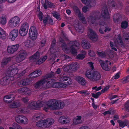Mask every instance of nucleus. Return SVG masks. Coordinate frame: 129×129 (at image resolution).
<instances>
[{"mask_svg": "<svg viewBox=\"0 0 129 129\" xmlns=\"http://www.w3.org/2000/svg\"><path fill=\"white\" fill-rule=\"evenodd\" d=\"M64 52L68 54L70 53L74 55H76L77 54V50L76 49H62Z\"/></svg>", "mask_w": 129, "mask_h": 129, "instance_id": "obj_27", "label": "nucleus"}, {"mask_svg": "<svg viewBox=\"0 0 129 129\" xmlns=\"http://www.w3.org/2000/svg\"><path fill=\"white\" fill-rule=\"evenodd\" d=\"M71 7L73 10L75 14L76 15H78L80 20L83 22H85V18L83 16V14L80 12L78 7L77 6L75 5L72 6Z\"/></svg>", "mask_w": 129, "mask_h": 129, "instance_id": "obj_6", "label": "nucleus"}, {"mask_svg": "<svg viewBox=\"0 0 129 129\" xmlns=\"http://www.w3.org/2000/svg\"><path fill=\"white\" fill-rule=\"evenodd\" d=\"M14 95L12 94L5 96L3 100L5 102L7 103H9L11 102L14 99Z\"/></svg>", "mask_w": 129, "mask_h": 129, "instance_id": "obj_23", "label": "nucleus"}, {"mask_svg": "<svg viewBox=\"0 0 129 129\" xmlns=\"http://www.w3.org/2000/svg\"><path fill=\"white\" fill-rule=\"evenodd\" d=\"M42 74V72L40 70L34 71L29 75V77L30 78H35L39 76Z\"/></svg>", "mask_w": 129, "mask_h": 129, "instance_id": "obj_21", "label": "nucleus"}, {"mask_svg": "<svg viewBox=\"0 0 129 129\" xmlns=\"http://www.w3.org/2000/svg\"><path fill=\"white\" fill-rule=\"evenodd\" d=\"M40 56V53L38 51H37L35 53L30 57V59L33 62H36L37 64L40 65L43 62L40 58L39 59Z\"/></svg>", "mask_w": 129, "mask_h": 129, "instance_id": "obj_13", "label": "nucleus"}, {"mask_svg": "<svg viewBox=\"0 0 129 129\" xmlns=\"http://www.w3.org/2000/svg\"><path fill=\"white\" fill-rule=\"evenodd\" d=\"M43 15L42 12L40 11L37 14V16L40 21H42L43 20Z\"/></svg>", "mask_w": 129, "mask_h": 129, "instance_id": "obj_50", "label": "nucleus"}, {"mask_svg": "<svg viewBox=\"0 0 129 129\" xmlns=\"http://www.w3.org/2000/svg\"><path fill=\"white\" fill-rule=\"evenodd\" d=\"M46 82L45 79H42L40 80L37 82L34 85V87L36 88H39L40 86H42Z\"/></svg>", "mask_w": 129, "mask_h": 129, "instance_id": "obj_30", "label": "nucleus"}, {"mask_svg": "<svg viewBox=\"0 0 129 129\" xmlns=\"http://www.w3.org/2000/svg\"><path fill=\"white\" fill-rule=\"evenodd\" d=\"M29 36L30 38L33 40H36L37 37L38 32L36 28L32 26L30 28L29 31Z\"/></svg>", "mask_w": 129, "mask_h": 129, "instance_id": "obj_9", "label": "nucleus"}, {"mask_svg": "<svg viewBox=\"0 0 129 129\" xmlns=\"http://www.w3.org/2000/svg\"><path fill=\"white\" fill-rule=\"evenodd\" d=\"M6 37V32L0 27V38L2 39H5Z\"/></svg>", "mask_w": 129, "mask_h": 129, "instance_id": "obj_43", "label": "nucleus"}, {"mask_svg": "<svg viewBox=\"0 0 129 129\" xmlns=\"http://www.w3.org/2000/svg\"><path fill=\"white\" fill-rule=\"evenodd\" d=\"M76 31L79 33H82L84 30V27L81 24H78L77 26L75 28Z\"/></svg>", "mask_w": 129, "mask_h": 129, "instance_id": "obj_40", "label": "nucleus"}, {"mask_svg": "<svg viewBox=\"0 0 129 129\" xmlns=\"http://www.w3.org/2000/svg\"><path fill=\"white\" fill-rule=\"evenodd\" d=\"M52 14L53 17L57 19L58 20H60L61 19L60 17V15L59 13L56 11H53L52 12Z\"/></svg>", "mask_w": 129, "mask_h": 129, "instance_id": "obj_44", "label": "nucleus"}, {"mask_svg": "<svg viewBox=\"0 0 129 129\" xmlns=\"http://www.w3.org/2000/svg\"><path fill=\"white\" fill-rule=\"evenodd\" d=\"M82 123L81 121H80L78 120L76 118H74L73 121V123L75 125L80 124Z\"/></svg>", "mask_w": 129, "mask_h": 129, "instance_id": "obj_60", "label": "nucleus"}, {"mask_svg": "<svg viewBox=\"0 0 129 129\" xmlns=\"http://www.w3.org/2000/svg\"><path fill=\"white\" fill-rule=\"evenodd\" d=\"M100 18L98 17V15L94 16L90 15L88 17L87 21L89 23L93 24L96 23L97 20H99L100 19Z\"/></svg>", "mask_w": 129, "mask_h": 129, "instance_id": "obj_20", "label": "nucleus"}, {"mask_svg": "<svg viewBox=\"0 0 129 129\" xmlns=\"http://www.w3.org/2000/svg\"><path fill=\"white\" fill-rule=\"evenodd\" d=\"M45 3L42 4V6L46 10L47 9V5L49 8H55V5L49 1L45 0Z\"/></svg>", "mask_w": 129, "mask_h": 129, "instance_id": "obj_22", "label": "nucleus"}, {"mask_svg": "<svg viewBox=\"0 0 129 129\" xmlns=\"http://www.w3.org/2000/svg\"><path fill=\"white\" fill-rule=\"evenodd\" d=\"M30 80L28 79H22L18 82L17 83V86H16V83L12 84L11 85V87H13V88H17L18 87H22L23 86H26L30 83Z\"/></svg>", "mask_w": 129, "mask_h": 129, "instance_id": "obj_8", "label": "nucleus"}, {"mask_svg": "<svg viewBox=\"0 0 129 129\" xmlns=\"http://www.w3.org/2000/svg\"><path fill=\"white\" fill-rule=\"evenodd\" d=\"M18 69L17 68H13L12 66H10L8 69L6 74L9 76L12 77L14 79V76L18 73Z\"/></svg>", "mask_w": 129, "mask_h": 129, "instance_id": "obj_14", "label": "nucleus"}, {"mask_svg": "<svg viewBox=\"0 0 129 129\" xmlns=\"http://www.w3.org/2000/svg\"><path fill=\"white\" fill-rule=\"evenodd\" d=\"M83 53H79L76 56V58L80 60H83L85 57V55L86 52L85 51H83Z\"/></svg>", "mask_w": 129, "mask_h": 129, "instance_id": "obj_38", "label": "nucleus"}, {"mask_svg": "<svg viewBox=\"0 0 129 129\" xmlns=\"http://www.w3.org/2000/svg\"><path fill=\"white\" fill-rule=\"evenodd\" d=\"M9 129H22V128L18 124L16 123H14L13 124V127H10Z\"/></svg>", "mask_w": 129, "mask_h": 129, "instance_id": "obj_47", "label": "nucleus"}, {"mask_svg": "<svg viewBox=\"0 0 129 129\" xmlns=\"http://www.w3.org/2000/svg\"><path fill=\"white\" fill-rule=\"evenodd\" d=\"M46 104V105L43 108V110L46 112L47 111V110L49 108H52L55 109L58 108L61 109L63 108L65 105L64 103L63 102L55 99L49 100Z\"/></svg>", "mask_w": 129, "mask_h": 129, "instance_id": "obj_2", "label": "nucleus"}, {"mask_svg": "<svg viewBox=\"0 0 129 129\" xmlns=\"http://www.w3.org/2000/svg\"><path fill=\"white\" fill-rule=\"evenodd\" d=\"M120 17L119 16H117L116 18H113L114 22L115 23H117L120 21Z\"/></svg>", "mask_w": 129, "mask_h": 129, "instance_id": "obj_64", "label": "nucleus"}, {"mask_svg": "<svg viewBox=\"0 0 129 129\" xmlns=\"http://www.w3.org/2000/svg\"><path fill=\"white\" fill-rule=\"evenodd\" d=\"M21 104L20 102L18 101H13L10 106L11 108H16L20 107Z\"/></svg>", "mask_w": 129, "mask_h": 129, "instance_id": "obj_31", "label": "nucleus"}, {"mask_svg": "<svg viewBox=\"0 0 129 129\" xmlns=\"http://www.w3.org/2000/svg\"><path fill=\"white\" fill-rule=\"evenodd\" d=\"M49 18L47 16L43 18V22L45 26L48 23Z\"/></svg>", "mask_w": 129, "mask_h": 129, "instance_id": "obj_53", "label": "nucleus"}, {"mask_svg": "<svg viewBox=\"0 0 129 129\" xmlns=\"http://www.w3.org/2000/svg\"><path fill=\"white\" fill-rule=\"evenodd\" d=\"M29 29V25L27 22L22 24L19 31V34L21 36H25L28 32Z\"/></svg>", "mask_w": 129, "mask_h": 129, "instance_id": "obj_7", "label": "nucleus"}, {"mask_svg": "<svg viewBox=\"0 0 129 129\" xmlns=\"http://www.w3.org/2000/svg\"><path fill=\"white\" fill-rule=\"evenodd\" d=\"M18 31L17 29H15L11 31L10 33L9 37L12 41H14L18 36Z\"/></svg>", "mask_w": 129, "mask_h": 129, "instance_id": "obj_19", "label": "nucleus"}, {"mask_svg": "<svg viewBox=\"0 0 129 129\" xmlns=\"http://www.w3.org/2000/svg\"><path fill=\"white\" fill-rule=\"evenodd\" d=\"M29 89L27 87L20 88L18 90L19 92L25 95H26L29 92Z\"/></svg>", "mask_w": 129, "mask_h": 129, "instance_id": "obj_33", "label": "nucleus"}, {"mask_svg": "<svg viewBox=\"0 0 129 129\" xmlns=\"http://www.w3.org/2000/svg\"><path fill=\"white\" fill-rule=\"evenodd\" d=\"M6 23V20L4 16H2L0 17V23L2 25H4Z\"/></svg>", "mask_w": 129, "mask_h": 129, "instance_id": "obj_49", "label": "nucleus"}, {"mask_svg": "<svg viewBox=\"0 0 129 129\" xmlns=\"http://www.w3.org/2000/svg\"><path fill=\"white\" fill-rule=\"evenodd\" d=\"M115 55L114 52L113 50H109V49L106 50V57L108 56L111 58H113Z\"/></svg>", "mask_w": 129, "mask_h": 129, "instance_id": "obj_35", "label": "nucleus"}, {"mask_svg": "<svg viewBox=\"0 0 129 129\" xmlns=\"http://www.w3.org/2000/svg\"><path fill=\"white\" fill-rule=\"evenodd\" d=\"M42 102H36L35 101H33L30 103L28 105V107L31 109H38V108L41 107H44L46 105L44 106L42 104Z\"/></svg>", "mask_w": 129, "mask_h": 129, "instance_id": "obj_10", "label": "nucleus"}, {"mask_svg": "<svg viewBox=\"0 0 129 129\" xmlns=\"http://www.w3.org/2000/svg\"><path fill=\"white\" fill-rule=\"evenodd\" d=\"M62 79L65 83V85H68L72 83V80L69 77L66 76H63L62 77Z\"/></svg>", "mask_w": 129, "mask_h": 129, "instance_id": "obj_34", "label": "nucleus"}, {"mask_svg": "<svg viewBox=\"0 0 129 129\" xmlns=\"http://www.w3.org/2000/svg\"><path fill=\"white\" fill-rule=\"evenodd\" d=\"M128 22L126 21H123L121 24V27L123 29H126L128 27Z\"/></svg>", "mask_w": 129, "mask_h": 129, "instance_id": "obj_46", "label": "nucleus"}, {"mask_svg": "<svg viewBox=\"0 0 129 129\" xmlns=\"http://www.w3.org/2000/svg\"><path fill=\"white\" fill-rule=\"evenodd\" d=\"M97 54L98 56L102 58H105L106 57V50L105 52H97Z\"/></svg>", "mask_w": 129, "mask_h": 129, "instance_id": "obj_45", "label": "nucleus"}, {"mask_svg": "<svg viewBox=\"0 0 129 129\" xmlns=\"http://www.w3.org/2000/svg\"><path fill=\"white\" fill-rule=\"evenodd\" d=\"M76 80L82 86H85L86 81L82 77L78 76L76 78Z\"/></svg>", "mask_w": 129, "mask_h": 129, "instance_id": "obj_32", "label": "nucleus"}, {"mask_svg": "<svg viewBox=\"0 0 129 129\" xmlns=\"http://www.w3.org/2000/svg\"><path fill=\"white\" fill-rule=\"evenodd\" d=\"M82 44L83 48H90V45L89 43L85 40H82Z\"/></svg>", "mask_w": 129, "mask_h": 129, "instance_id": "obj_37", "label": "nucleus"}, {"mask_svg": "<svg viewBox=\"0 0 129 129\" xmlns=\"http://www.w3.org/2000/svg\"><path fill=\"white\" fill-rule=\"evenodd\" d=\"M116 41H114V43H113L112 41H111L110 43V45L111 47V48H116L114 47V46H116Z\"/></svg>", "mask_w": 129, "mask_h": 129, "instance_id": "obj_58", "label": "nucleus"}, {"mask_svg": "<svg viewBox=\"0 0 129 129\" xmlns=\"http://www.w3.org/2000/svg\"><path fill=\"white\" fill-rule=\"evenodd\" d=\"M24 44L26 47L29 48H31L33 46V45L30 43V42H25Z\"/></svg>", "mask_w": 129, "mask_h": 129, "instance_id": "obj_62", "label": "nucleus"}, {"mask_svg": "<svg viewBox=\"0 0 129 129\" xmlns=\"http://www.w3.org/2000/svg\"><path fill=\"white\" fill-rule=\"evenodd\" d=\"M102 8L101 15L103 19L105 21H108L110 20L109 15L108 9L106 2Z\"/></svg>", "mask_w": 129, "mask_h": 129, "instance_id": "obj_4", "label": "nucleus"}, {"mask_svg": "<svg viewBox=\"0 0 129 129\" xmlns=\"http://www.w3.org/2000/svg\"><path fill=\"white\" fill-rule=\"evenodd\" d=\"M20 18L18 16H15L11 18L9 22V26L14 27L17 26L20 22Z\"/></svg>", "mask_w": 129, "mask_h": 129, "instance_id": "obj_16", "label": "nucleus"}, {"mask_svg": "<svg viewBox=\"0 0 129 129\" xmlns=\"http://www.w3.org/2000/svg\"><path fill=\"white\" fill-rule=\"evenodd\" d=\"M124 37L125 41L129 42V33L125 34Z\"/></svg>", "mask_w": 129, "mask_h": 129, "instance_id": "obj_54", "label": "nucleus"}, {"mask_svg": "<svg viewBox=\"0 0 129 129\" xmlns=\"http://www.w3.org/2000/svg\"><path fill=\"white\" fill-rule=\"evenodd\" d=\"M116 43L119 44L121 45L122 47H124V45L123 43L122 40V38L121 36L119 35L116 39Z\"/></svg>", "mask_w": 129, "mask_h": 129, "instance_id": "obj_39", "label": "nucleus"}, {"mask_svg": "<svg viewBox=\"0 0 129 129\" xmlns=\"http://www.w3.org/2000/svg\"><path fill=\"white\" fill-rule=\"evenodd\" d=\"M85 76L91 80H97L101 78L100 73L97 71H93L91 70H88L85 73Z\"/></svg>", "mask_w": 129, "mask_h": 129, "instance_id": "obj_3", "label": "nucleus"}, {"mask_svg": "<svg viewBox=\"0 0 129 129\" xmlns=\"http://www.w3.org/2000/svg\"><path fill=\"white\" fill-rule=\"evenodd\" d=\"M13 80L12 77L9 76L6 74L5 77L1 79L0 83L3 86L7 85Z\"/></svg>", "mask_w": 129, "mask_h": 129, "instance_id": "obj_12", "label": "nucleus"}, {"mask_svg": "<svg viewBox=\"0 0 129 129\" xmlns=\"http://www.w3.org/2000/svg\"><path fill=\"white\" fill-rule=\"evenodd\" d=\"M46 43V41L45 40H43L41 41L40 45V48H42L44 47Z\"/></svg>", "mask_w": 129, "mask_h": 129, "instance_id": "obj_63", "label": "nucleus"}, {"mask_svg": "<svg viewBox=\"0 0 129 129\" xmlns=\"http://www.w3.org/2000/svg\"><path fill=\"white\" fill-rule=\"evenodd\" d=\"M46 86L48 88H53V85L55 83L54 80V79H49L46 80Z\"/></svg>", "mask_w": 129, "mask_h": 129, "instance_id": "obj_25", "label": "nucleus"}, {"mask_svg": "<svg viewBox=\"0 0 129 129\" xmlns=\"http://www.w3.org/2000/svg\"><path fill=\"white\" fill-rule=\"evenodd\" d=\"M89 34H88V37L93 42H96L98 39V37L97 34L91 28H89Z\"/></svg>", "mask_w": 129, "mask_h": 129, "instance_id": "obj_18", "label": "nucleus"}, {"mask_svg": "<svg viewBox=\"0 0 129 129\" xmlns=\"http://www.w3.org/2000/svg\"><path fill=\"white\" fill-rule=\"evenodd\" d=\"M66 87L65 84L59 82H55L54 85L53 86V88H64Z\"/></svg>", "mask_w": 129, "mask_h": 129, "instance_id": "obj_28", "label": "nucleus"}, {"mask_svg": "<svg viewBox=\"0 0 129 129\" xmlns=\"http://www.w3.org/2000/svg\"><path fill=\"white\" fill-rule=\"evenodd\" d=\"M8 52L10 54H13L18 49H7Z\"/></svg>", "mask_w": 129, "mask_h": 129, "instance_id": "obj_59", "label": "nucleus"}, {"mask_svg": "<svg viewBox=\"0 0 129 129\" xmlns=\"http://www.w3.org/2000/svg\"><path fill=\"white\" fill-rule=\"evenodd\" d=\"M118 123L119 124V127L123 128L125 126H127L129 124V120L127 119H125L123 121L118 120Z\"/></svg>", "mask_w": 129, "mask_h": 129, "instance_id": "obj_24", "label": "nucleus"}, {"mask_svg": "<svg viewBox=\"0 0 129 129\" xmlns=\"http://www.w3.org/2000/svg\"><path fill=\"white\" fill-rule=\"evenodd\" d=\"M27 55V53L26 51H20L19 54L16 57V61L18 63L21 62L26 58Z\"/></svg>", "mask_w": 129, "mask_h": 129, "instance_id": "obj_15", "label": "nucleus"}, {"mask_svg": "<svg viewBox=\"0 0 129 129\" xmlns=\"http://www.w3.org/2000/svg\"><path fill=\"white\" fill-rule=\"evenodd\" d=\"M124 109L125 111L129 112V100L124 104Z\"/></svg>", "mask_w": 129, "mask_h": 129, "instance_id": "obj_48", "label": "nucleus"}, {"mask_svg": "<svg viewBox=\"0 0 129 129\" xmlns=\"http://www.w3.org/2000/svg\"><path fill=\"white\" fill-rule=\"evenodd\" d=\"M99 62L102 68L106 71H108L110 70L109 67L106 63H105L102 60H100Z\"/></svg>", "mask_w": 129, "mask_h": 129, "instance_id": "obj_26", "label": "nucleus"}, {"mask_svg": "<svg viewBox=\"0 0 129 129\" xmlns=\"http://www.w3.org/2000/svg\"><path fill=\"white\" fill-rule=\"evenodd\" d=\"M101 93L100 92H97L96 94L94 93L92 94V97L93 98H99V96L101 95Z\"/></svg>", "mask_w": 129, "mask_h": 129, "instance_id": "obj_55", "label": "nucleus"}, {"mask_svg": "<svg viewBox=\"0 0 129 129\" xmlns=\"http://www.w3.org/2000/svg\"><path fill=\"white\" fill-rule=\"evenodd\" d=\"M15 119L16 121L20 124H26L28 123V120L27 118L23 115L16 116Z\"/></svg>", "mask_w": 129, "mask_h": 129, "instance_id": "obj_11", "label": "nucleus"}, {"mask_svg": "<svg viewBox=\"0 0 129 129\" xmlns=\"http://www.w3.org/2000/svg\"><path fill=\"white\" fill-rule=\"evenodd\" d=\"M108 5L110 7L114 8L117 5L116 2L114 0H108L107 2Z\"/></svg>", "mask_w": 129, "mask_h": 129, "instance_id": "obj_36", "label": "nucleus"}, {"mask_svg": "<svg viewBox=\"0 0 129 129\" xmlns=\"http://www.w3.org/2000/svg\"><path fill=\"white\" fill-rule=\"evenodd\" d=\"M59 121L60 123L64 124L68 123L69 121L68 118L63 116L60 117L59 119Z\"/></svg>", "mask_w": 129, "mask_h": 129, "instance_id": "obj_29", "label": "nucleus"}, {"mask_svg": "<svg viewBox=\"0 0 129 129\" xmlns=\"http://www.w3.org/2000/svg\"><path fill=\"white\" fill-rule=\"evenodd\" d=\"M11 60V57L5 58L2 60V61L1 63V66L2 67H3L4 66L6 65Z\"/></svg>", "mask_w": 129, "mask_h": 129, "instance_id": "obj_42", "label": "nucleus"}, {"mask_svg": "<svg viewBox=\"0 0 129 129\" xmlns=\"http://www.w3.org/2000/svg\"><path fill=\"white\" fill-rule=\"evenodd\" d=\"M112 110V108H110L108 111H105L104 113H103V114L104 116H105L106 115H111Z\"/></svg>", "mask_w": 129, "mask_h": 129, "instance_id": "obj_52", "label": "nucleus"}, {"mask_svg": "<svg viewBox=\"0 0 129 129\" xmlns=\"http://www.w3.org/2000/svg\"><path fill=\"white\" fill-rule=\"evenodd\" d=\"M43 115L40 112L36 113L33 117V120L35 121H39L36 123V125L38 127L48 128L55 122L54 120L51 118H48L46 120H42Z\"/></svg>", "mask_w": 129, "mask_h": 129, "instance_id": "obj_1", "label": "nucleus"}, {"mask_svg": "<svg viewBox=\"0 0 129 129\" xmlns=\"http://www.w3.org/2000/svg\"><path fill=\"white\" fill-rule=\"evenodd\" d=\"M19 112L20 113H25L27 112V108H22L19 109Z\"/></svg>", "mask_w": 129, "mask_h": 129, "instance_id": "obj_57", "label": "nucleus"}, {"mask_svg": "<svg viewBox=\"0 0 129 129\" xmlns=\"http://www.w3.org/2000/svg\"><path fill=\"white\" fill-rule=\"evenodd\" d=\"M68 45L70 47L69 48H75L78 47L79 44L78 42L75 40L70 41L68 43ZM61 47L62 48H68L67 47V44L65 42L62 43Z\"/></svg>", "mask_w": 129, "mask_h": 129, "instance_id": "obj_5", "label": "nucleus"}, {"mask_svg": "<svg viewBox=\"0 0 129 129\" xmlns=\"http://www.w3.org/2000/svg\"><path fill=\"white\" fill-rule=\"evenodd\" d=\"M88 54L89 55L92 57H94L95 55V53L93 51L91 50L88 51Z\"/></svg>", "mask_w": 129, "mask_h": 129, "instance_id": "obj_61", "label": "nucleus"}, {"mask_svg": "<svg viewBox=\"0 0 129 129\" xmlns=\"http://www.w3.org/2000/svg\"><path fill=\"white\" fill-rule=\"evenodd\" d=\"M71 69L73 70H77L79 68V65L78 63L76 62L73 63L69 67Z\"/></svg>", "mask_w": 129, "mask_h": 129, "instance_id": "obj_41", "label": "nucleus"}, {"mask_svg": "<svg viewBox=\"0 0 129 129\" xmlns=\"http://www.w3.org/2000/svg\"><path fill=\"white\" fill-rule=\"evenodd\" d=\"M56 44V40L55 39H53L52 41L50 48H53L55 46Z\"/></svg>", "mask_w": 129, "mask_h": 129, "instance_id": "obj_56", "label": "nucleus"}, {"mask_svg": "<svg viewBox=\"0 0 129 129\" xmlns=\"http://www.w3.org/2000/svg\"><path fill=\"white\" fill-rule=\"evenodd\" d=\"M50 54L49 58L51 59H54L56 58L57 56L59 55L60 52L59 51V49H49Z\"/></svg>", "mask_w": 129, "mask_h": 129, "instance_id": "obj_17", "label": "nucleus"}, {"mask_svg": "<svg viewBox=\"0 0 129 129\" xmlns=\"http://www.w3.org/2000/svg\"><path fill=\"white\" fill-rule=\"evenodd\" d=\"M19 47V44L12 45L11 46H8L7 48H18Z\"/></svg>", "mask_w": 129, "mask_h": 129, "instance_id": "obj_51", "label": "nucleus"}]
</instances>
